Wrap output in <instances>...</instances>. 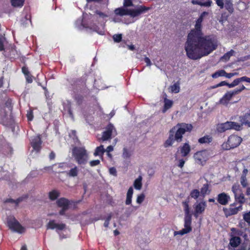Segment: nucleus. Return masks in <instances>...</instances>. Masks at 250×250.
Instances as JSON below:
<instances>
[{
	"label": "nucleus",
	"instance_id": "nucleus-1",
	"mask_svg": "<svg viewBox=\"0 0 250 250\" xmlns=\"http://www.w3.org/2000/svg\"><path fill=\"white\" fill-rule=\"evenodd\" d=\"M201 21L197 20L194 29L188 34L185 44L187 57L196 60L206 56L217 48V44L210 36H204Z\"/></svg>",
	"mask_w": 250,
	"mask_h": 250
},
{
	"label": "nucleus",
	"instance_id": "nucleus-2",
	"mask_svg": "<svg viewBox=\"0 0 250 250\" xmlns=\"http://www.w3.org/2000/svg\"><path fill=\"white\" fill-rule=\"evenodd\" d=\"M193 126L190 124L178 123L170 129L168 137L164 144V147L167 148L171 146L175 141L181 142L183 135L186 132H191Z\"/></svg>",
	"mask_w": 250,
	"mask_h": 250
},
{
	"label": "nucleus",
	"instance_id": "nucleus-3",
	"mask_svg": "<svg viewBox=\"0 0 250 250\" xmlns=\"http://www.w3.org/2000/svg\"><path fill=\"white\" fill-rule=\"evenodd\" d=\"M72 155L78 165H85L88 159V154L84 146H75L73 148Z\"/></svg>",
	"mask_w": 250,
	"mask_h": 250
},
{
	"label": "nucleus",
	"instance_id": "nucleus-4",
	"mask_svg": "<svg viewBox=\"0 0 250 250\" xmlns=\"http://www.w3.org/2000/svg\"><path fill=\"white\" fill-rule=\"evenodd\" d=\"M242 141L241 137L236 135H231L227 141L222 145V149L227 150L235 148L240 145Z\"/></svg>",
	"mask_w": 250,
	"mask_h": 250
},
{
	"label": "nucleus",
	"instance_id": "nucleus-5",
	"mask_svg": "<svg viewBox=\"0 0 250 250\" xmlns=\"http://www.w3.org/2000/svg\"><path fill=\"white\" fill-rule=\"evenodd\" d=\"M7 224L9 229L14 232L19 233H22L24 232V228L13 216H10L7 218Z\"/></svg>",
	"mask_w": 250,
	"mask_h": 250
},
{
	"label": "nucleus",
	"instance_id": "nucleus-6",
	"mask_svg": "<svg viewBox=\"0 0 250 250\" xmlns=\"http://www.w3.org/2000/svg\"><path fill=\"white\" fill-rule=\"evenodd\" d=\"M69 83L73 89L76 90H81L86 87V76L73 78L69 81Z\"/></svg>",
	"mask_w": 250,
	"mask_h": 250
},
{
	"label": "nucleus",
	"instance_id": "nucleus-7",
	"mask_svg": "<svg viewBox=\"0 0 250 250\" xmlns=\"http://www.w3.org/2000/svg\"><path fill=\"white\" fill-rule=\"evenodd\" d=\"M13 123L12 112L7 113L5 108L0 109V123L5 126L11 125Z\"/></svg>",
	"mask_w": 250,
	"mask_h": 250
},
{
	"label": "nucleus",
	"instance_id": "nucleus-8",
	"mask_svg": "<svg viewBox=\"0 0 250 250\" xmlns=\"http://www.w3.org/2000/svg\"><path fill=\"white\" fill-rule=\"evenodd\" d=\"M209 157V152L206 149L197 151L193 155V158L196 162L202 166L205 164Z\"/></svg>",
	"mask_w": 250,
	"mask_h": 250
},
{
	"label": "nucleus",
	"instance_id": "nucleus-9",
	"mask_svg": "<svg viewBox=\"0 0 250 250\" xmlns=\"http://www.w3.org/2000/svg\"><path fill=\"white\" fill-rule=\"evenodd\" d=\"M246 89V87L244 85H242L239 88H236L233 91H228L223 96L220 100V102L222 103H227L233 96L240 93Z\"/></svg>",
	"mask_w": 250,
	"mask_h": 250
},
{
	"label": "nucleus",
	"instance_id": "nucleus-10",
	"mask_svg": "<svg viewBox=\"0 0 250 250\" xmlns=\"http://www.w3.org/2000/svg\"><path fill=\"white\" fill-rule=\"evenodd\" d=\"M115 132V135L117 132L114 125L109 123L106 127V130L103 132L102 139L103 141H107L111 138L112 134Z\"/></svg>",
	"mask_w": 250,
	"mask_h": 250
},
{
	"label": "nucleus",
	"instance_id": "nucleus-11",
	"mask_svg": "<svg viewBox=\"0 0 250 250\" xmlns=\"http://www.w3.org/2000/svg\"><path fill=\"white\" fill-rule=\"evenodd\" d=\"M150 9L148 7L140 5L135 9H129L128 15L131 17L134 18L137 17L141 14L146 13Z\"/></svg>",
	"mask_w": 250,
	"mask_h": 250
},
{
	"label": "nucleus",
	"instance_id": "nucleus-12",
	"mask_svg": "<svg viewBox=\"0 0 250 250\" xmlns=\"http://www.w3.org/2000/svg\"><path fill=\"white\" fill-rule=\"evenodd\" d=\"M236 203L234 202L233 204L230 205V208H223V211L225 214V215L228 216H230L233 215H235L237 214L239 211L242 209V206L240 205L238 207H234L235 206Z\"/></svg>",
	"mask_w": 250,
	"mask_h": 250
},
{
	"label": "nucleus",
	"instance_id": "nucleus-13",
	"mask_svg": "<svg viewBox=\"0 0 250 250\" xmlns=\"http://www.w3.org/2000/svg\"><path fill=\"white\" fill-rule=\"evenodd\" d=\"M42 141L40 135L34 137L31 141L32 147L37 153H39L42 148Z\"/></svg>",
	"mask_w": 250,
	"mask_h": 250
},
{
	"label": "nucleus",
	"instance_id": "nucleus-14",
	"mask_svg": "<svg viewBox=\"0 0 250 250\" xmlns=\"http://www.w3.org/2000/svg\"><path fill=\"white\" fill-rule=\"evenodd\" d=\"M207 207V204L205 201H202L194 205V216L197 217L199 214L203 213Z\"/></svg>",
	"mask_w": 250,
	"mask_h": 250
},
{
	"label": "nucleus",
	"instance_id": "nucleus-15",
	"mask_svg": "<svg viewBox=\"0 0 250 250\" xmlns=\"http://www.w3.org/2000/svg\"><path fill=\"white\" fill-rule=\"evenodd\" d=\"M230 199V196L225 192L219 194L216 197L217 202L223 206L227 205L229 203Z\"/></svg>",
	"mask_w": 250,
	"mask_h": 250
},
{
	"label": "nucleus",
	"instance_id": "nucleus-16",
	"mask_svg": "<svg viewBox=\"0 0 250 250\" xmlns=\"http://www.w3.org/2000/svg\"><path fill=\"white\" fill-rule=\"evenodd\" d=\"M241 82H246L250 83V78L247 76H243L235 79L229 85V87L232 88L237 85Z\"/></svg>",
	"mask_w": 250,
	"mask_h": 250
},
{
	"label": "nucleus",
	"instance_id": "nucleus-17",
	"mask_svg": "<svg viewBox=\"0 0 250 250\" xmlns=\"http://www.w3.org/2000/svg\"><path fill=\"white\" fill-rule=\"evenodd\" d=\"M239 121L242 125H245L250 127V110L244 115L240 116Z\"/></svg>",
	"mask_w": 250,
	"mask_h": 250
},
{
	"label": "nucleus",
	"instance_id": "nucleus-18",
	"mask_svg": "<svg viewBox=\"0 0 250 250\" xmlns=\"http://www.w3.org/2000/svg\"><path fill=\"white\" fill-rule=\"evenodd\" d=\"M56 204L57 206L60 208H68L70 204V202L67 199L62 197L59 199L57 202Z\"/></svg>",
	"mask_w": 250,
	"mask_h": 250
},
{
	"label": "nucleus",
	"instance_id": "nucleus-19",
	"mask_svg": "<svg viewBox=\"0 0 250 250\" xmlns=\"http://www.w3.org/2000/svg\"><path fill=\"white\" fill-rule=\"evenodd\" d=\"M226 128L227 130L234 129L236 130H239L241 125L237 123L231 121H227L224 123Z\"/></svg>",
	"mask_w": 250,
	"mask_h": 250
},
{
	"label": "nucleus",
	"instance_id": "nucleus-20",
	"mask_svg": "<svg viewBox=\"0 0 250 250\" xmlns=\"http://www.w3.org/2000/svg\"><path fill=\"white\" fill-rule=\"evenodd\" d=\"M226 128L227 130L234 129L236 130H239L241 125L237 123L231 121H227L224 123Z\"/></svg>",
	"mask_w": 250,
	"mask_h": 250
},
{
	"label": "nucleus",
	"instance_id": "nucleus-21",
	"mask_svg": "<svg viewBox=\"0 0 250 250\" xmlns=\"http://www.w3.org/2000/svg\"><path fill=\"white\" fill-rule=\"evenodd\" d=\"M181 154L183 157H186L190 152L191 148L188 143L184 144L180 148Z\"/></svg>",
	"mask_w": 250,
	"mask_h": 250
},
{
	"label": "nucleus",
	"instance_id": "nucleus-22",
	"mask_svg": "<svg viewBox=\"0 0 250 250\" xmlns=\"http://www.w3.org/2000/svg\"><path fill=\"white\" fill-rule=\"evenodd\" d=\"M241 242V239L239 236H232L229 240V245L235 248L240 245Z\"/></svg>",
	"mask_w": 250,
	"mask_h": 250
},
{
	"label": "nucleus",
	"instance_id": "nucleus-23",
	"mask_svg": "<svg viewBox=\"0 0 250 250\" xmlns=\"http://www.w3.org/2000/svg\"><path fill=\"white\" fill-rule=\"evenodd\" d=\"M191 215L185 216L184 227L186 229H187V230H188L189 232H190L192 230V228L191 227Z\"/></svg>",
	"mask_w": 250,
	"mask_h": 250
},
{
	"label": "nucleus",
	"instance_id": "nucleus-24",
	"mask_svg": "<svg viewBox=\"0 0 250 250\" xmlns=\"http://www.w3.org/2000/svg\"><path fill=\"white\" fill-rule=\"evenodd\" d=\"M66 175L69 177H75L78 175L79 169L77 166L71 168L69 170L65 171Z\"/></svg>",
	"mask_w": 250,
	"mask_h": 250
},
{
	"label": "nucleus",
	"instance_id": "nucleus-25",
	"mask_svg": "<svg viewBox=\"0 0 250 250\" xmlns=\"http://www.w3.org/2000/svg\"><path fill=\"white\" fill-rule=\"evenodd\" d=\"M224 6L225 9L230 14H232L234 12L233 0H225Z\"/></svg>",
	"mask_w": 250,
	"mask_h": 250
},
{
	"label": "nucleus",
	"instance_id": "nucleus-26",
	"mask_svg": "<svg viewBox=\"0 0 250 250\" xmlns=\"http://www.w3.org/2000/svg\"><path fill=\"white\" fill-rule=\"evenodd\" d=\"M191 3L194 5H198L201 6L210 7L212 4V2L211 0L202 2V0H192Z\"/></svg>",
	"mask_w": 250,
	"mask_h": 250
},
{
	"label": "nucleus",
	"instance_id": "nucleus-27",
	"mask_svg": "<svg viewBox=\"0 0 250 250\" xmlns=\"http://www.w3.org/2000/svg\"><path fill=\"white\" fill-rule=\"evenodd\" d=\"M114 13L116 15L120 16L128 15L129 9L123 7L118 8L114 10Z\"/></svg>",
	"mask_w": 250,
	"mask_h": 250
},
{
	"label": "nucleus",
	"instance_id": "nucleus-28",
	"mask_svg": "<svg viewBox=\"0 0 250 250\" xmlns=\"http://www.w3.org/2000/svg\"><path fill=\"white\" fill-rule=\"evenodd\" d=\"M133 193V189L132 187H130L127 191L126 194V198L125 200V204L126 205H131L132 202V197Z\"/></svg>",
	"mask_w": 250,
	"mask_h": 250
},
{
	"label": "nucleus",
	"instance_id": "nucleus-29",
	"mask_svg": "<svg viewBox=\"0 0 250 250\" xmlns=\"http://www.w3.org/2000/svg\"><path fill=\"white\" fill-rule=\"evenodd\" d=\"M212 141V137L210 135H205L198 139V143L200 144H209Z\"/></svg>",
	"mask_w": 250,
	"mask_h": 250
},
{
	"label": "nucleus",
	"instance_id": "nucleus-30",
	"mask_svg": "<svg viewBox=\"0 0 250 250\" xmlns=\"http://www.w3.org/2000/svg\"><path fill=\"white\" fill-rule=\"evenodd\" d=\"M73 98L76 102L78 105H81L83 104L84 101V97L83 95L80 94H75L73 96Z\"/></svg>",
	"mask_w": 250,
	"mask_h": 250
},
{
	"label": "nucleus",
	"instance_id": "nucleus-31",
	"mask_svg": "<svg viewBox=\"0 0 250 250\" xmlns=\"http://www.w3.org/2000/svg\"><path fill=\"white\" fill-rule=\"evenodd\" d=\"M60 195V192L57 190H52L48 193V197L50 200L54 201L56 200Z\"/></svg>",
	"mask_w": 250,
	"mask_h": 250
},
{
	"label": "nucleus",
	"instance_id": "nucleus-32",
	"mask_svg": "<svg viewBox=\"0 0 250 250\" xmlns=\"http://www.w3.org/2000/svg\"><path fill=\"white\" fill-rule=\"evenodd\" d=\"M209 185L208 184H204L201 191L200 192L201 196L203 198L205 197L206 194H208L210 193V190H209Z\"/></svg>",
	"mask_w": 250,
	"mask_h": 250
},
{
	"label": "nucleus",
	"instance_id": "nucleus-33",
	"mask_svg": "<svg viewBox=\"0 0 250 250\" xmlns=\"http://www.w3.org/2000/svg\"><path fill=\"white\" fill-rule=\"evenodd\" d=\"M105 151V150L104 147V146L101 145L96 147L94 152V155L95 156H99L102 157Z\"/></svg>",
	"mask_w": 250,
	"mask_h": 250
},
{
	"label": "nucleus",
	"instance_id": "nucleus-34",
	"mask_svg": "<svg viewBox=\"0 0 250 250\" xmlns=\"http://www.w3.org/2000/svg\"><path fill=\"white\" fill-rule=\"evenodd\" d=\"M173 104V102L172 101L165 98L164 100V106L163 112H165L167 110L170 108L172 107Z\"/></svg>",
	"mask_w": 250,
	"mask_h": 250
},
{
	"label": "nucleus",
	"instance_id": "nucleus-35",
	"mask_svg": "<svg viewBox=\"0 0 250 250\" xmlns=\"http://www.w3.org/2000/svg\"><path fill=\"white\" fill-rule=\"evenodd\" d=\"M142 177L141 176H139L138 178H137L134 182V187L135 189L140 190L141 189L142 187Z\"/></svg>",
	"mask_w": 250,
	"mask_h": 250
},
{
	"label": "nucleus",
	"instance_id": "nucleus-36",
	"mask_svg": "<svg viewBox=\"0 0 250 250\" xmlns=\"http://www.w3.org/2000/svg\"><path fill=\"white\" fill-rule=\"evenodd\" d=\"M189 200H187L182 202V205L184 207V211L185 213V216L191 215L190 214L189 207Z\"/></svg>",
	"mask_w": 250,
	"mask_h": 250
},
{
	"label": "nucleus",
	"instance_id": "nucleus-37",
	"mask_svg": "<svg viewBox=\"0 0 250 250\" xmlns=\"http://www.w3.org/2000/svg\"><path fill=\"white\" fill-rule=\"evenodd\" d=\"M95 15L92 16L93 19H97L98 17L102 19H104L108 17L107 15L99 10H96L95 12Z\"/></svg>",
	"mask_w": 250,
	"mask_h": 250
},
{
	"label": "nucleus",
	"instance_id": "nucleus-38",
	"mask_svg": "<svg viewBox=\"0 0 250 250\" xmlns=\"http://www.w3.org/2000/svg\"><path fill=\"white\" fill-rule=\"evenodd\" d=\"M25 0H11V3L13 6L21 7L23 5Z\"/></svg>",
	"mask_w": 250,
	"mask_h": 250
},
{
	"label": "nucleus",
	"instance_id": "nucleus-39",
	"mask_svg": "<svg viewBox=\"0 0 250 250\" xmlns=\"http://www.w3.org/2000/svg\"><path fill=\"white\" fill-rule=\"evenodd\" d=\"M235 197V202H238L241 205L243 204L245 202V197L243 194L241 193L239 196H237V194L234 195Z\"/></svg>",
	"mask_w": 250,
	"mask_h": 250
},
{
	"label": "nucleus",
	"instance_id": "nucleus-40",
	"mask_svg": "<svg viewBox=\"0 0 250 250\" xmlns=\"http://www.w3.org/2000/svg\"><path fill=\"white\" fill-rule=\"evenodd\" d=\"M200 195H201L200 191L197 189L192 190L190 193V197L194 199H197Z\"/></svg>",
	"mask_w": 250,
	"mask_h": 250
},
{
	"label": "nucleus",
	"instance_id": "nucleus-41",
	"mask_svg": "<svg viewBox=\"0 0 250 250\" xmlns=\"http://www.w3.org/2000/svg\"><path fill=\"white\" fill-rule=\"evenodd\" d=\"M226 71L224 70H221L215 72L212 75L213 78H217L219 77H225Z\"/></svg>",
	"mask_w": 250,
	"mask_h": 250
},
{
	"label": "nucleus",
	"instance_id": "nucleus-42",
	"mask_svg": "<svg viewBox=\"0 0 250 250\" xmlns=\"http://www.w3.org/2000/svg\"><path fill=\"white\" fill-rule=\"evenodd\" d=\"M240 183L243 188H246L248 185V181L245 174H242L240 178Z\"/></svg>",
	"mask_w": 250,
	"mask_h": 250
},
{
	"label": "nucleus",
	"instance_id": "nucleus-43",
	"mask_svg": "<svg viewBox=\"0 0 250 250\" xmlns=\"http://www.w3.org/2000/svg\"><path fill=\"white\" fill-rule=\"evenodd\" d=\"M217 131L219 133L224 132L227 130L226 126L224 123L219 124L217 125L216 127Z\"/></svg>",
	"mask_w": 250,
	"mask_h": 250
},
{
	"label": "nucleus",
	"instance_id": "nucleus-44",
	"mask_svg": "<svg viewBox=\"0 0 250 250\" xmlns=\"http://www.w3.org/2000/svg\"><path fill=\"white\" fill-rule=\"evenodd\" d=\"M131 156V152L126 148H123V157L125 159H128Z\"/></svg>",
	"mask_w": 250,
	"mask_h": 250
},
{
	"label": "nucleus",
	"instance_id": "nucleus-45",
	"mask_svg": "<svg viewBox=\"0 0 250 250\" xmlns=\"http://www.w3.org/2000/svg\"><path fill=\"white\" fill-rule=\"evenodd\" d=\"M171 91L173 93H177L180 91V86L178 83H175L171 85Z\"/></svg>",
	"mask_w": 250,
	"mask_h": 250
},
{
	"label": "nucleus",
	"instance_id": "nucleus-46",
	"mask_svg": "<svg viewBox=\"0 0 250 250\" xmlns=\"http://www.w3.org/2000/svg\"><path fill=\"white\" fill-rule=\"evenodd\" d=\"M234 52V51L233 50H231L227 52L222 57V59L226 61H228L229 60L230 57L233 55Z\"/></svg>",
	"mask_w": 250,
	"mask_h": 250
},
{
	"label": "nucleus",
	"instance_id": "nucleus-47",
	"mask_svg": "<svg viewBox=\"0 0 250 250\" xmlns=\"http://www.w3.org/2000/svg\"><path fill=\"white\" fill-rule=\"evenodd\" d=\"M57 223H55V220H50L47 225V229H53L57 227Z\"/></svg>",
	"mask_w": 250,
	"mask_h": 250
},
{
	"label": "nucleus",
	"instance_id": "nucleus-48",
	"mask_svg": "<svg viewBox=\"0 0 250 250\" xmlns=\"http://www.w3.org/2000/svg\"><path fill=\"white\" fill-rule=\"evenodd\" d=\"M113 39L115 42H120L122 40V34H118L113 36Z\"/></svg>",
	"mask_w": 250,
	"mask_h": 250
},
{
	"label": "nucleus",
	"instance_id": "nucleus-49",
	"mask_svg": "<svg viewBox=\"0 0 250 250\" xmlns=\"http://www.w3.org/2000/svg\"><path fill=\"white\" fill-rule=\"evenodd\" d=\"M145 198V195L144 194L142 193L139 195L137 197L136 202L139 204H141L144 201Z\"/></svg>",
	"mask_w": 250,
	"mask_h": 250
},
{
	"label": "nucleus",
	"instance_id": "nucleus-50",
	"mask_svg": "<svg viewBox=\"0 0 250 250\" xmlns=\"http://www.w3.org/2000/svg\"><path fill=\"white\" fill-rule=\"evenodd\" d=\"M189 231L188 230H187L185 228L183 229L182 230L179 231H177L174 232V235H176L177 234H179L181 235H183L185 234L189 233Z\"/></svg>",
	"mask_w": 250,
	"mask_h": 250
},
{
	"label": "nucleus",
	"instance_id": "nucleus-51",
	"mask_svg": "<svg viewBox=\"0 0 250 250\" xmlns=\"http://www.w3.org/2000/svg\"><path fill=\"white\" fill-rule=\"evenodd\" d=\"M243 218L247 223L250 224V211L244 214Z\"/></svg>",
	"mask_w": 250,
	"mask_h": 250
},
{
	"label": "nucleus",
	"instance_id": "nucleus-52",
	"mask_svg": "<svg viewBox=\"0 0 250 250\" xmlns=\"http://www.w3.org/2000/svg\"><path fill=\"white\" fill-rule=\"evenodd\" d=\"M26 117L28 121H31L33 119V113L32 110H29L27 111Z\"/></svg>",
	"mask_w": 250,
	"mask_h": 250
},
{
	"label": "nucleus",
	"instance_id": "nucleus-53",
	"mask_svg": "<svg viewBox=\"0 0 250 250\" xmlns=\"http://www.w3.org/2000/svg\"><path fill=\"white\" fill-rule=\"evenodd\" d=\"M25 78L27 83H31L33 82V76L31 74L25 76Z\"/></svg>",
	"mask_w": 250,
	"mask_h": 250
},
{
	"label": "nucleus",
	"instance_id": "nucleus-54",
	"mask_svg": "<svg viewBox=\"0 0 250 250\" xmlns=\"http://www.w3.org/2000/svg\"><path fill=\"white\" fill-rule=\"evenodd\" d=\"M21 71L24 74V76L30 74L27 67L24 66L21 68Z\"/></svg>",
	"mask_w": 250,
	"mask_h": 250
},
{
	"label": "nucleus",
	"instance_id": "nucleus-55",
	"mask_svg": "<svg viewBox=\"0 0 250 250\" xmlns=\"http://www.w3.org/2000/svg\"><path fill=\"white\" fill-rule=\"evenodd\" d=\"M66 227V225L65 224H63V223H61V224H57V227H56L55 229H58V230H62L63 229H64Z\"/></svg>",
	"mask_w": 250,
	"mask_h": 250
},
{
	"label": "nucleus",
	"instance_id": "nucleus-56",
	"mask_svg": "<svg viewBox=\"0 0 250 250\" xmlns=\"http://www.w3.org/2000/svg\"><path fill=\"white\" fill-rule=\"evenodd\" d=\"M100 164V161L99 160H92L90 161L89 165L91 167H94Z\"/></svg>",
	"mask_w": 250,
	"mask_h": 250
},
{
	"label": "nucleus",
	"instance_id": "nucleus-57",
	"mask_svg": "<svg viewBox=\"0 0 250 250\" xmlns=\"http://www.w3.org/2000/svg\"><path fill=\"white\" fill-rule=\"evenodd\" d=\"M133 5L132 0H124V6L129 7Z\"/></svg>",
	"mask_w": 250,
	"mask_h": 250
},
{
	"label": "nucleus",
	"instance_id": "nucleus-58",
	"mask_svg": "<svg viewBox=\"0 0 250 250\" xmlns=\"http://www.w3.org/2000/svg\"><path fill=\"white\" fill-rule=\"evenodd\" d=\"M217 5L221 8L222 9L224 7V3L223 0H216Z\"/></svg>",
	"mask_w": 250,
	"mask_h": 250
},
{
	"label": "nucleus",
	"instance_id": "nucleus-59",
	"mask_svg": "<svg viewBox=\"0 0 250 250\" xmlns=\"http://www.w3.org/2000/svg\"><path fill=\"white\" fill-rule=\"evenodd\" d=\"M109 171L110 174H112L114 176L117 175V170L114 167H112L110 168L109 169Z\"/></svg>",
	"mask_w": 250,
	"mask_h": 250
},
{
	"label": "nucleus",
	"instance_id": "nucleus-60",
	"mask_svg": "<svg viewBox=\"0 0 250 250\" xmlns=\"http://www.w3.org/2000/svg\"><path fill=\"white\" fill-rule=\"evenodd\" d=\"M237 74L238 73L237 72L228 73L226 72V74H225V77H226L227 78H230L233 76L237 75Z\"/></svg>",
	"mask_w": 250,
	"mask_h": 250
},
{
	"label": "nucleus",
	"instance_id": "nucleus-61",
	"mask_svg": "<svg viewBox=\"0 0 250 250\" xmlns=\"http://www.w3.org/2000/svg\"><path fill=\"white\" fill-rule=\"evenodd\" d=\"M207 15H208V13L207 12L204 11L201 14L200 16L197 19L203 21L204 17Z\"/></svg>",
	"mask_w": 250,
	"mask_h": 250
},
{
	"label": "nucleus",
	"instance_id": "nucleus-62",
	"mask_svg": "<svg viewBox=\"0 0 250 250\" xmlns=\"http://www.w3.org/2000/svg\"><path fill=\"white\" fill-rule=\"evenodd\" d=\"M62 209L59 211V214L61 215H64L65 211L68 209V208H61Z\"/></svg>",
	"mask_w": 250,
	"mask_h": 250
},
{
	"label": "nucleus",
	"instance_id": "nucleus-63",
	"mask_svg": "<svg viewBox=\"0 0 250 250\" xmlns=\"http://www.w3.org/2000/svg\"><path fill=\"white\" fill-rule=\"evenodd\" d=\"M185 163V161L183 159H180L178 166L180 168H182L184 167Z\"/></svg>",
	"mask_w": 250,
	"mask_h": 250
},
{
	"label": "nucleus",
	"instance_id": "nucleus-64",
	"mask_svg": "<svg viewBox=\"0 0 250 250\" xmlns=\"http://www.w3.org/2000/svg\"><path fill=\"white\" fill-rule=\"evenodd\" d=\"M144 61L146 63L147 66H150L152 64L150 60L147 57H145Z\"/></svg>",
	"mask_w": 250,
	"mask_h": 250
}]
</instances>
